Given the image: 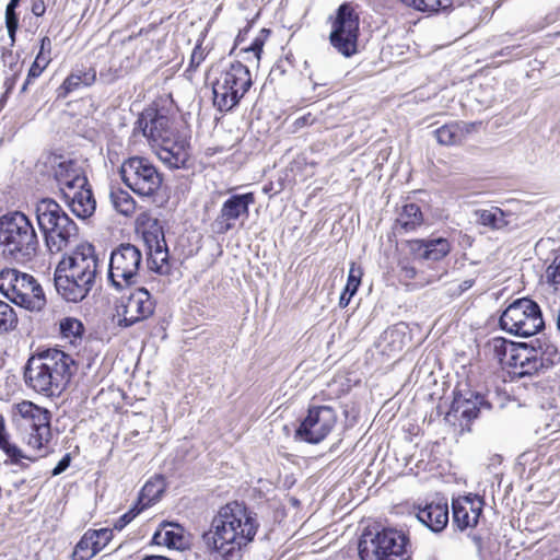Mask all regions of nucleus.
Instances as JSON below:
<instances>
[{"label":"nucleus","instance_id":"obj_52","mask_svg":"<svg viewBox=\"0 0 560 560\" xmlns=\"http://www.w3.org/2000/svg\"><path fill=\"white\" fill-rule=\"evenodd\" d=\"M553 317L556 319V324H557V329L560 334V306L553 311Z\"/></svg>","mask_w":560,"mask_h":560},{"label":"nucleus","instance_id":"obj_15","mask_svg":"<svg viewBox=\"0 0 560 560\" xmlns=\"http://www.w3.org/2000/svg\"><path fill=\"white\" fill-rule=\"evenodd\" d=\"M155 308L150 292L144 288H138L126 299H121L116 306L115 317L120 327H130L149 318Z\"/></svg>","mask_w":560,"mask_h":560},{"label":"nucleus","instance_id":"obj_16","mask_svg":"<svg viewBox=\"0 0 560 560\" xmlns=\"http://www.w3.org/2000/svg\"><path fill=\"white\" fill-rule=\"evenodd\" d=\"M538 346L521 350L516 354L517 362L514 363L515 369H520V375H532L541 369H549L560 363V351L558 348L547 341L537 340Z\"/></svg>","mask_w":560,"mask_h":560},{"label":"nucleus","instance_id":"obj_41","mask_svg":"<svg viewBox=\"0 0 560 560\" xmlns=\"http://www.w3.org/2000/svg\"><path fill=\"white\" fill-rule=\"evenodd\" d=\"M0 448L13 460L18 462L19 458H28L24 456L21 450L11 444L8 439V434L4 431L3 420H0Z\"/></svg>","mask_w":560,"mask_h":560},{"label":"nucleus","instance_id":"obj_33","mask_svg":"<svg viewBox=\"0 0 560 560\" xmlns=\"http://www.w3.org/2000/svg\"><path fill=\"white\" fill-rule=\"evenodd\" d=\"M164 491V481L161 477L149 480L142 487L137 504L142 508V511L154 504Z\"/></svg>","mask_w":560,"mask_h":560},{"label":"nucleus","instance_id":"obj_30","mask_svg":"<svg viewBox=\"0 0 560 560\" xmlns=\"http://www.w3.org/2000/svg\"><path fill=\"white\" fill-rule=\"evenodd\" d=\"M95 80L96 71L94 69H77L66 78L58 90V96L66 97L69 93L82 86L92 85Z\"/></svg>","mask_w":560,"mask_h":560},{"label":"nucleus","instance_id":"obj_50","mask_svg":"<svg viewBox=\"0 0 560 560\" xmlns=\"http://www.w3.org/2000/svg\"><path fill=\"white\" fill-rule=\"evenodd\" d=\"M404 335L397 330V329H393V330H389V331H386L385 332V338H390L393 341H396L398 340L399 343H401V339H402Z\"/></svg>","mask_w":560,"mask_h":560},{"label":"nucleus","instance_id":"obj_12","mask_svg":"<svg viewBox=\"0 0 560 560\" xmlns=\"http://www.w3.org/2000/svg\"><path fill=\"white\" fill-rule=\"evenodd\" d=\"M16 410L24 421L22 425L30 431L25 436L26 444L37 451L39 457L44 456L51 439L50 412L28 400L18 404Z\"/></svg>","mask_w":560,"mask_h":560},{"label":"nucleus","instance_id":"obj_11","mask_svg":"<svg viewBox=\"0 0 560 560\" xmlns=\"http://www.w3.org/2000/svg\"><path fill=\"white\" fill-rule=\"evenodd\" d=\"M120 175L124 184L142 197L153 196L163 180L155 165L140 156L126 160L120 166Z\"/></svg>","mask_w":560,"mask_h":560},{"label":"nucleus","instance_id":"obj_29","mask_svg":"<svg viewBox=\"0 0 560 560\" xmlns=\"http://www.w3.org/2000/svg\"><path fill=\"white\" fill-rule=\"evenodd\" d=\"M476 221L491 230H502L512 223L513 214L504 212L499 207L491 206L488 209H477L475 212Z\"/></svg>","mask_w":560,"mask_h":560},{"label":"nucleus","instance_id":"obj_44","mask_svg":"<svg viewBox=\"0 0 560 560\" xmlns=\"http://www.w3.org/2000/svg\"><path fill=\"white\" fill-rule=\"evenodd\" d=\"M140 508L137 503L125 514H122L115 523L112 529L121 530L124 529L140 512Z\"/></svg>","mask_w":560,"mask_h":560},{"label":"nucleus","instance_id":"obj_13","mask_svg":"<svg viewBox=\"0 0 560 560\" xmlns=\"http://www.w3.org/2000/svg\"><path fill=\"white\" fill-rule=\"evenodd\" d=\"M359 15L350 3H342L331 22L330 45L342 56L349 58L358 52Z\"/></svg>","mask_w":560,"mask_h":560},{"label":"nucleus","instance_id":"obj_18","mask_svg":"<svg viewBox=\"0 0 560 560\" xmlns=\"http://www.w3.org/2000/svg\"><path fill=\"white\" fill-rule=\"evenodd\" d=\"M490 404L479 393L471 390L459 392L455 395L451 409L446 415L450 422L459 421V425L465 429L476 419L481 409H489Z\"/></svg>","mask_w":560,"mask_h":560},{"label":"nucleus","instance_id":"obj_45","mask_svg":"<svg viewBox=\"0 0 560 560\" xmlns=\"http://www.w3.org/2000/svg\"><path fill=\"white\" fill-rule=\"evenodd\" d=\"M546 275L548 280L558 289L560 287V256L556 257L547 268Z\"/></svg>","mask_w":560,"mask_h":560},{"label":"nucleus","instance_id":"obj_23","mask_svg":"<svg viewBox=\"0 0 560 560\" xmlns=\"http://www.w3.org/2000/svg\"><path fill=\"white\" fill-rule=\"evenodd\" d=\"M143 236L150 249L148 260L150 269L161 275L166 273L168 271V253L163 232L156 228L154 231L144 232Z\"/></svg>","mask_w":560,"mask_h":560},{"label":"nucleus","instance_id":"obj_53","mask_svg":"<svg viewBox=\"0 0 560 560\" xmlns=\"http://www.w3.org/2000/svg\"><path fill=\"white\" fill-rule=\"evenodd\" d=\"M21 0H10L7 8H10V10H16L19 7Z\"/></svg>","mask_w":560,"mask_h":560},{"label":"nucleus","instance_id":"obj_51","mask_svg":"<svg viewBox=\"0 0 560 560\" xmlns=\"http://www.w3.org/2000/svg\"><path fill=\"white\" fill-rule=\"evenodd\" d=\"M32 12L36 15V16H40L44 14L45 12V8H44V4L43 3H34L33 4V8H32Z\"/></svg>","mask_w":560,"mask_h":560},{"label":"nucleus","instance_id":"obj_37","mask_svg":"<svg viewBox=\"0 0 560 560\" xmlns=\"http://www.w3.org/2000/svg\"><path fill=\"white\" fill-rule=\"evenodd\" d=\"M407 7L417 11L433 14L446 10L452 5V0H400Z\"/></svg>","mask_w":560,"mask_h":560},{"label":"nucleus","instance_id":"obj_1","mask_svg":"<svg viewBox=\"0 0 560 560\" xmlns=\"http://www.w3.org/2000/svg\"><path fill=\"white\" fill-rule=\"evenodd\" d=\"M258 527L255 513L243 504L231 502L212 518L203 541L208 549L228 559L254 540Z\"/></svg>","mask_w":560,"mask_h":560},{"label":"nucleus","instance_id":"obj_10","mask_svg":"<svg viewBox=\"0 0 560 560\" xmlns=\"http://www.w3.org/2000/svg\"><path fill=\"white\" fill-rule=\"evenodd\" d=\"M499 323L504 331L518 337L536 335L545 326L539 305L527 298L513 301L503 311Z\"/></svg>","mask_w":560,"mask_h":560},{"label":"nucleus","instance_id":"obj_14","mask_svg":"<svg viewBox=\"0 0 560 560\" xmlns=\"http://www.w3.org/2000/svg\"><path fill=\"white\" fill-rule=\"evenodd\" d=\"M337 422V413L329 406H313L296 429L295 436L301 441L318 444L327 438Z\"/></svg>","mask_w":560,"mask_h":560},{"label":"nucleus","instance_id":"obj_32","mask_svg":"<svg viewBox=\"0 0 560 560\" xmlns=\"http://www.w3.org/2000/svg\"><path fill=\"white\" fill-rule=\"evenodd\" d=\"M50 50H51V40L49 37L44 36L40 40V49L37 54L33 65L31 66L28 70V74L26 78V81L22 88V90H26V86L31 83L33 79L38 78L42 72L45 70V68L49 65L51 58H50Z\"/></svg>","mask_w":560,"mask_h":560},{"label":"nucleus","instance_id":"obj_55","mask_svg":"<svg viewBox=\"0 0 560 560\" xmlns=\"http://www.w3.org/2000/svg\"><path fill=\"white\" fill-rule=\"evenodd\" d=\"M410 272H411V275H410V276H411V277H413V276H415V268H411V269H410Z\"/></svg>","mask_w":560,"mask_h":560},{"label":"nucleus","instance_id":"obj_8","mask_svg":"<svg viewBox=\"0 0 560 560\" xmlns=\"http://www.w3.org/2000/svg\"><path fill=\"white\" fill-rule=\"evenodd\" d=\"M407 541L405 533L395 528H383L375 535L364 533L359 541V556L361 560H409Z\"/></svg>","mask_w":560,"mask_h":560},{"label":"nucleus","instance_id":"obj_9","mask_svg":"<svg viewBox=\"0 0 560 560\" xmlns=\"http://www.w3.org/2000/svg\"><path fill=\"white\" fill-rule=\"evenodd\" d=\"M142 253L132 244H120L109 257L107 279L117 291H122L141 282Z\"/></svg>","mask_w":560,"mask_h":560},{"label":"nucleus","instance_id":"obj_43","mask_svg":"<svg viewBox=\"0 0 560 560\" xmlns=\"http://www.w3.org/2000/svg\"><path fill=\"white\" fill-rule=\"evenodd\" d=\"M5 26L11 43L13 44L15 42V34L19 27V16L15 10H10V8H5Z\"/></svg>","mask_w":560,"mask_h":560},{"label":"nucleus","instance_id":"obj_5","mask_svg":"<svg viewBox=\"0 0 560 560\" xmlns=\"http://www.w3.org/2000/svg\"><path fill=\"white\" fill-rule=\"evenodd\" d=\"M36 218L46 245L51 253L63 250L78 237L75 222L52 199H43L36 205Z\"/></svg>","mask_w":560,"mask_h":560},{"label":"nucleus","instance_id":"obj_46","mask_svg":"<svg viewBox=\"0 0 560 560\" xmlns=\"http://www.w3.org/2000/svg\"><path fill=\"white\" fill-rule=\"evenodd\" d=\"M206 52L205 49L197 45L190 56L189 65H188V71H196L197 68L200 66V63L205 60Z\"/></svg>","mask_w":560,"mask_h":560},{"label":"nucleus","instance_id":"obj_2","mask_svg":"<svg viewBox=\"0 0 560 560\" xmlns=\"http://www.w3.org/2000/svg\"><path fill=\"white\" fill-rule=\"evenodd\" d=\"M75 371V361L70 354L48 348L28 358L24 366V381L35 393L57 397L66 389Z\"/></svg>","mask_w":560,"mask_h":560},{"label":"nucleus","instance_id":"obj_47","mask_svg":"<svg viewBox=\"0 0 560 560\" xmlns=\"http://www.w3.org/2000/svg\"><path fill=\"white\" fill-rule=\"evenodd\" d=\"M70 465V455L66 454L59 463L56 465V467L52 469V476L60 475Z\"/></svg>","mask_w":560,"mask_h":560},{"label":"nucleus","instance_id":"obj_6","mask_svg":"<svg viewBox=\"0 0 560 560\" xmlns=\"http://www.w3.org/2000/svg\"><path fill=\"white\" fill-rule=\"evenodd\" d=\"M0 292L12 303L31 312H40L46 305V296L38 281L18 269L0 271Z\"/></svg>","mask_w":560,"mask_h":560},{"label":"nucleus","instance_id":"obj_36","mask_svg":"<svg viewBox=\"0 0 560 560\" xmlns=\"http://www.w3.org/2000/svg\"><path fill=\"white\" fill-rule=\"evenodd\" d=\"M92 535L93 534H90L89 529L83 534L81 539L74 546L71 560H91L98 553L94 545V540L92 539Z\"/></svg>","mask_w":560,"mask_h":560},{"label":"nucleus","instance_id":"obj_35","mask_svg":"<svg viewBox=\"0 0 560 560\" xmlns=\"http://www.w3.org/2000/svg\"><path fill=\"white\" fill-rule=\"evenodd\" d=\"M362 275L363 271L361 267L358 266L355 262H351L348 275V281L339 299L340 307L343 308L349 305L351 298L357 293L360 287Z\"/></svg>","mask_w":560,"mask_h":560},{"label":"nucleus","instance_id":"obj_34","mask_svg":"<svg viewBox=\"0 0 560 560\" xmlns=\"http://www.w3.org/2000/svg\"><path fill=\"white\" fill-rule=\"evenodd\" d=\"M423 222L420 207L416 203L405 205L399 213L396 223L405 232L413 231Z\"/></svg>","mask_w":560,"mask_h":560},{"label":"nucleus","instance_id":"obj_3","mask_svg":"<svg viewBox=\"0 0 560 560\" xmlns=\"http://www.w3.org/2000/svg\"><path fill=\"white\" fill-rule=\"evenodd\" d=\"M135 130L142 132L155 148L159 159L168 167L179 168L187 162L188 143L175 132L168 117L153 113L143 114L137 120Z\"/></svg>","mask_w":560,"mask_h":560},{"label":"nucleus","instance_id":"obj_7","mask_svg":"<svg viewBox=\"0 0 560 560\" xmlns=\"http://www.w3.org/2000/svg\"><path fill=\"white\" fill-rule=\"evenodd\" d=\"M253 84L248 68L240 61L225 67L212 84L213 104L220 112L234 108Z\"/></svg>","mask_w":560,"mask_h":560},{"label":"nucleus","instance_id":"obj_24","mask_svg":"<svg viewBox=\"0 0 560 560\" xmlns=\"http://www.w3.org/2000/svg\"><path fill=\"white\" fill-rule=\"evenodd\" d=\"M410 248L420 259L439 261L450 254L452 245L447 238L435 237L411 241Z\"/></svg>","mask_w":560,"mask_h":560},{"label":"nucleus","instance_id":"obj_48","mask_svg":"<svg viewBox=\"0 0 560 560\" xmlns=\"http://www.w3.org/2000/svg\"><path fill=\"white\" fill-rule=\"evenodd\" d=\"M475 281L472 279H467L460 282L456 289L452 290V295L459 296L465 291L469 290L474 285Z\"/></svg>","mask_w":560,"mask_h":560},{"label":"nucleus","instance_id":"obj_42","mask_svg":"<svg viewBox=\"0 0 560 560\" xmlns=\"http://www.w3.org/2000/svg\"><path fill=\"white\" fill-rule=\"evenodd\" d=\"M89 532L93 534L92 539L98 552L112 541L114 536V529L110 528L89 529Z\"/></svg>","mask_w":560,"mask_h":560},{"label":"nucleus","instance_id":"obj_21","mask_svg":"<svg viewBox=\"0 0 560 560\" xmlns=\"http://www.w3.org/2000/svg\"><path fill=\"white\" fill-rule=\"evenodd\" d=\"M453 524L460 530L476 527L482 513L483 500L467 495L453 500Z\"/></svg>","mask_w":560,"mask_h":560},{"label":"nucleus","instance_id":"obj_25","mask_svg":"<svg viewBox=\"0 0 560 560\" xmlns=\"http://www.w3.org/2000/svg\"><path fill=\"white\" fill-rule=\"evenodd\" d=\"M55 178L59 185L60 192L63 194L65 189L83 188V185L89 184L83 168L74 161H62L55 170Z\"/></svg>","mask_w":560,"mask_h":560},{"label":"nucleus","instance_id":"obj_20","mask_svg":"<svg viewBox=\"0 0 560 560\" xmlns=\"http://www.w3.org/2000/svg\"><path fill=\"white\" fill-rule=\"evenodd\" d=\"M59 265L79 273L82 278H85L95 283L98 275V257L95 248L91 244H81L77 246L74 252L63 258Z\"/></svg>","mask_w":560,"mask_h":560},{"label":"nucleus","instance_id":"obj_28","mask_svg":"<svg viewBox=\"0 0 560 560\" xmlns=\"http://www.w3.org/2000/svg\"><path fill=\"white\" fill-rule=\"evenodd\" d=\"M475 122L455 121L446 124L434 131L440 144L456 145L462 143L465 137L475 130Z\"/></svg>","mask_w":560,"mask_h":560},{"label":"nucleus","instance_id":"obj_40","mask_svg":"<svg viewBox=\"0 0 560 560\" xmlns=\"http://www.w3.org/2000/svg\"><path fill=\"white\" fill-rule=\"evenodd\" d=\"M84 327L81 320L73 317H66L60 322V332L63 338H81Z\"/></svg>","mask_w":560,"mask_h":560},{"label":"nucleus","instance_id":"obj_27","mask_svg":"<svg viewBox=\"0 0 560 560\" xmlns=\"http://www.w3.org/2000/svg\"><path fill=\"white\" fill-rule=\"evenodd\" d=\"M417 518L433 533L442 532L448 524V506L446 502L429 503L419 508Z\"/></svg>","mask_w":560,"mask_h":560},{"label":"nucleus","instance_id":"obj_54","mask_svg":"<svg viewBox=\"0 0 560 560\" xmlns=\"http://www.w3.org/2000/svg\"><path fill=\"white\" fill-rule=\"evenodd\" d=\"M144 560H170V559L164 558V557H149V558H147Z\"/></svg>","mask_w":560,"mask_h":560},{"label":"nucleus","instance_id":"obj_49","mask_svg":"<svg viewBox=\"0 0 560 560\" xmlns=\"http://www.w3.org/2000/svg\"><path fill=\"white\" fill-rule=\"evenodd\" d=\"M262 46L264 42L259 38H256L253 44L249 46V48L246 49L247 52L252 51L254 54V57L259 60L260 54L262 52Z\"/></svg>","mask_w":560,"mask_h":560},{"label":"nucleus","instance_id":"obj_26","mask_svg":"<svg viewBox=\"0 0 560 560\" xmlns=\"http://www.w3.org/2000/svg\"><path fill=\"white\" fill-rule=\"evenodd\" d=\"M155 545L165 546L177 550L188 546V538L182 525L173 522H163L153 535Z\"/></svg>","mask_w":560,"mask_h":560},{"label":"nucleus","instance_id":"obj_4","mask_svg":"<svg viewBox=\"0 0 560 560\" xmlns=\"http://www.w3.org/2000/svg\"><path fill=\"white\" fill-rule=\"evenodd\" d=\"M38 237L31 220L14 211L0 217V254L15 262L31 261L38 249Z\"/></svg>","mask_w":560,"mask_h":560},{"label":"nucleus","instance_id":"obj_17","mask_svg":"<svg viewBox=\"0 0 560 560\" xmlns=\"http://www.w3.org/2000/svg\"><path fill=\"white\" fill-rule=\"evenodd\" d=\"M255 202L253 192L232 195L222 205L219 215L212 223L217 234H225L235 228L238 220L245 221L249 215V206Z\"/></svg>","mask_w":560,"mask_h":560},{"label":"nucleus","instance_id":"obj_31","mask_svg":"<svg viewBox=\"0 0 560 560\" xmlns=\"http://www.w3.org/2000/svg\"><path fill=\"white\" fill-rule=\"evenodd\" d=\"M490 347L501 363H506L514 368V363L517 362L515 359L516 354H520L521 350H525L526 345H516L504 338L497 337L491 340Z\"/></svg>","mask_w":560,"mask_h":560},{"label":"nucleus","instance_id":"obj_39","mask_svg":"<svg viewBox=\"0 0 560 560\" xmlns=\"http://www.w3.org/2000/svg\"><path fill=\"white\" fill-rule=\"evenodd\" d=\"M19 319L14 308L4 301L0 300V335L14 330Z\"/></svg>","mask_w":560,"mask_h":560},{"label":"nucleus","instance_id":"obj_38","mask_svg":"<svg viewBox=\"0 0 560 560\" xmlns=\"http://www.w3.org/2000/svg\"><path fill=\"white\" fill-rule=\"evenodd\" d=\"M110 199L114 208L124 215H131L136 210V201L129 192L118 189L110 192Z\"/></svg>","mask_w":560,"mask_h":560},{"label":"nucleus","instance_id":"obj_22","mask_svg":"<svg viewBox=\"0 0 560 560\" xmlns=\"http://www.w3.org/2000/svg\"><path fill=\"white\" fill-rule=\"evenodd\" d=\"M61 195L67 206L78 218L88 219L95 212L96 201L89 184L83 185V188L65 189Z\"/></svg>","mask_w":560,"mask_h":560},{"label":"nucleus","instance_id":"obj_19","mask_svg":"<svg viewBox=\"0 0 560 560\" xmlns=\"http://www.w3.org/2000/svg\"><path fill=\"white\" fill-rule=\"evenodd\" d=\"M54 281L57 292L68 302L78 303L85 299L94 282L58 264Z\"/></svg>","mask_w":560,"mask_h":560}]
</instances>
